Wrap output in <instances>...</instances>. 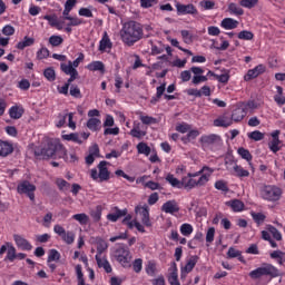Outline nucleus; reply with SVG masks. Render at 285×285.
Listing matches in <instances>:
<instances>
[{
    "label": "nucleus",
    "mask_w": 285,
    "mask_h": 285,
    "mask_svg": "<svg viewBox=\"0 0 285 285\" xmlns=\"http://www.w3.org/2000/svg\"><path fill=\"white\" fill-rule=\"evenodd\" d=\"M120 39L125 46L131 48L144 39V24L135 20H129L122 24Z\"/></svg>",
    "instance_id": "f257e3e1"
},
{
    "label": "nucleus",
    "mask_w": 285,
    "mask_h": 285,
    "mask_svg": "<svg viewBox=\"0 0 285 285\" xmlns=\"http://www.w3.org/2000/svg\"><path fill=\"white\" fill-rule=\"evenodd\" d=\"M215 173V169L204 166L196 173H188L187 176L183 177V188L193 190V188L206 186L210 181V176Z\"/></svg>",
    "instance_id": "f03ea898"
},
{
    "label": "nucleus",
    "mask_w": 285,
    "mask_h": 285,
    "mask_svg": "<svg viewBox=\"0 0 285 285\" xmlns=\"http://www.w3.org/2000/svg\"><path fill=\"white\" fill-rule=\"evenodd\" d=\"M284 191L276 185H265L261 188V197L265 202H279Z\"/></svg>",
    "instance_id": "7ed1b4c3"
},
{
    "label": "nucleus",
    "mask_w": 285,
    "mask_h": 285,
    "mask_svg": "<svg viewBox=\"0 0 285 285\" xmlns=\"http://www.w3.org/2000/svg\"><path fill=\"white\" fill-rule=\"evenodd\" d=\"M266 275H269L271 277H279L282 273H279V269H277L273 265H265L263 267H258L249 273V277L252 279H261V277H264Z\"/></svg>",
    "instance_id": "20e7f679"
},
{
    "label": "nucleus",
    "mask_w": 285,
    "mask_h": 285,
    "mask_svg": "<svg viewBox=\"0 0 285 285\" xmlns=\"http://www.w3.org/2000/svg\"><path fill=\"white\" fill-rule=\"evenodd\" d=\"M108 161L102 160L98 164V170L97 169H91L90 171V177L91 179H94V181H97V179H99V181H108V179H110V171L108 170Z\"/></svg>",
    "instance_id": "39448f33"
},
{
    "label": "nucleus",
    "mask_w": 285,
    "mask_h": 285,
    "mask_svg": "<svg viewBox=\"0 0 285 285\" xmlns=\"http://www.w3.org/2000/svg\"><path fill=\"white\" fill-rule=\"evenodd\" d=\"M57 141H49L45 147L35 150V156L41 159H56Z\"/></svg>",
    "instance_id": "423d86ee"
},
{
    "label": "nucleus",
    "mask_w": 285,
    "mask_h": 285,
    "mask_svg": "<svg viewBox=\"0 0 285 285\" xmlns=\"http://www.w3.org/2000/svg\"><path fill=\"white\" fill-rule=\"evenodd\" d=\"M114 257L121 264V266H124V268H130V262H132L130 249L126 247H118L115 250Z\"/></svg>",
    "instance_id": "0eeeda50"
},
{
    "label": "nucleus",
    "mask_w": 285,
    "mask_h": 285,
    "mask_svg": "<svg viewBox=\"0 0 285 285\" xmlns=\"http://www.w3.org/2000/svg\"><path fill=\"white\" fill-rule=\"evenodd\" d=\"M35 190H37V186L28 180L20 183L17 187L19 195H27L31 202H35Z\"/></svg>",
    "instance_id": "6e6552de"
},
{
    "label": "nucleus",
    "mask_w": 285,
    "mask_h": 285,
    "mask_svg": "<svg viewBox=\"0 0 285 285\" xmlns=\"http://www.w3.org/2000/svg\"><path fill=\"white\" fill-rule=\"evenodd\" d=\"M53 230L57 235H59V237H61L65 244H75V233L66 232V229L60 225H56Z\"/></svg>",
    "instance_id": "1a4fd4ad"
},
{
    "label": "nucleus",
    "mask_w": 285,
    "mask_h": 285,
    "mask_svg": "<svg viewBox=\"0 0 285 285\" xmlns=\"http://www.w3.org/2000/svg\"><path fill=\"white\" fill-rule=\"evenodd\" d=\"M264 72H266V65L261 63L247 71V73L244 76V81H253V79H257V77L264 75Z\"/></svg>",
    "instance_id": "9d476101"
},
{
    "label": "nucleus",
    "mask_w": 285,
    "mask_h": 285,
    "mask_svg": "<svg viewBox=\"0 0 285 285\" xmlns=\"http://www.w3.org/2000/svg\"><path fill=\"white\" fill-rule=\"evenodd\" d=\"M203 146H219L222 144V137L217 134L204 135L200 137Z\"/></svg>",
    "instance_id": "9b49d317"
},
{
    "label": "nucleus",
    "mask_w": 285,
    "mask_h": 285,
    "mask_svg": "<svg viewBox=\"0 0 285 285\" xmlns=\"http://www.w3.org/2000/svg\"><path fill=\"white\" fill-rule=\"evenodd\" d=\"M176 9L178 14H193L194 17L199 14L197 7H195V4L193 3H189V4L177 3Z\"/></svg>",
    "instance_id": "f8f14e48"
},
{
    "label": "nucleus",
    "mask_w": 285,
    "mask_h": 285,
    "mask_svg": "<svg viewBox=\"0 0 285 285\" xmlns=\"http://www.w3.org/2000/svg\"><path fill=\"white\" fill-rule=\"evenodd\" d=\"M13 240L16 242V246L20 248V250H32V245L22 235L14 234Z\"/></svg>",
    "instance_id": "ddd939ff"
},
{
    "label": "nucleus",
    "mask_w": 285,
    "mask_h": 285,
    "mask_svg": "<svg viewBox=\"0 0 285 285\" xmlns=\"http://www.w3.org/2000/svg\"><path fill=\"white\" fill-rule=\"evenodd\" d=\"M197 262H199V256H190L187 259L186 265L181 268L180 277H186V275H188V273H191L193 268H195V266H197Z\"/></svg>",
    "instance_id": "4468645a"
},
{
    "label": "nucleus",
    "mask_w": 285,
    "mask_h": 285,
    "mask_svg": "<svg viewBox=\"0 0 285 285\" xmlns=\"http://www.w3.org/2000/svg\"><path fill=\"white\" fill-rule=\"evenodd\" d=\"M14 153V146L8 140L0 139V157H9Z\"/></svg>",
    "instance_id": "2eb2a0df"
},
{
    "label": "nucleus",
    "mask_w": 285,
    "mask_h": 285,
    "mask_svg": "<svg viewBox=\"0 0 285 285\" xmlns=\"http://www.w3.org/2000/svg\"><path fill=\"white\" fill-rule=\"evenodd\" d=\"M67 21H69L65 27V32H67V35L72 33V27L83 26V23H86V21H83V19H80L78 17H72V16L70 18H68Z\"/></svg>",
    "instance_id": "dca6fc26"
},
{
    "label": "nucleus",
    "mask_w": 285,
    "mask_h": 285,
    "mask_svg": "<svg viewBox=\"0 0 285 285\" xmlns=\"http://www.w3.org/2000/svg\"><path fill=\"white\" fill-rule=\"evenodd\" d=\"M161 210L167 215H173L179 213V205L175 200H168L161 206Z\"/></svg>",
    "instance_id": "f3484780"
},
{
    "label": "nucleus",
    "mask_w": 285,
    "mask_h": 285,
    "mask_svg": "<svg viewBox=\"0 0 285 285\" xmlns=\"http://www.w3.org/2000/svg\"><path fill=\"white\" fill-rule=\"evenodd\" d=\"M98 50L100 52H106V50H112V41L110 40V37L108 36V32H105L102 35V38L99 41Z\"/></svg>",
    "instance_id": "a211bd4d"
},
{
    "label": "nucleus",
    "mask_w": 285,
    "mask_h": 285,
    "mask_svg": "<svg viewBox=\"0 0 285 285\" xmlns=\"http://www.w3.org/2000/svg\"><path fill=\"white\" fill-rule=\"evenodd\" d=\"M42 19H45V21H48L51 28L63 30V26L61 24V21H59V18L57 17V14H46L42 17Z\"/></svg>",
    "instance_id": "6ab92c4d"
},
{
    "label": "nucleus",
    "mask_w": 285,
    "mask_h": 285,
    "mask_svg": "<svg viewBox=\"0 0 285 285\" xmlns=\"http://www.w3.org/2000/svg\"><path fill=\"white\" fill-rule=\"evenodd\" d=\"M248 115V111L244 109V107H237L232 112V121H235L236 124L244 120V117Z\"/></svg>",
    "instance_id": "aec40b11"
},
{
    "label": "nucleus",
    "mask_w": 285,
    "mask_h": 285,
    "mask_svg": "<svg viewBox=\"0 0 285 285\" xmlns=\"http://www.w3.org/2000/svg\"><path fill=\"white\" fill-rule=\"evenodd\" d=\"M214 126H216V128H228L233 126V119L228 116H220L214 120Z\"/></svg>",
    "instance_id": "412c9836"
},
{
    "label": "nucleus",
    "mask_w": 285,
    "mask_h": 285,
    "mask_svg": "<svg viewBox=\"0 0 285 285\" xmlns=\"http://www.w3.org/2000/svg\"><path fill=\"white\" fill-rule=\"evenodd\" d=\"M96 262L99 268H104L106 273H112V267L110 266V263L108 262V259H106L105 255H96Z\"/></svg>",
    "instance_id": "4be33fe9"
},
{
    "label": "nucleus",
    "mask_w": 285,
    "mask_h": 285,
    "mask_svg": "<svg viewBox=\"0 0 285 285\" xmlns=\"http://www.w3.org/2000/svg\"><path fill=\"white\" fill-rule=\"evenodd\" d=\"M168 282L170 285H180L177 275V263H171L170 265Z\"/></svg>",
    "instance_id": "5701e85b"
},
{
    "label": "nucleus",
    "mask_w": 285,
    "mask_h": 285,
    "mask_svg": "<svg viewBox=\"0 0 285 285\" xmlns=\"http://www.w3.org/2000/svg\"><path fill=\"white\" fill-rule=\"evenodd\" d=\"M87 70L90 72H101L104 75V72H106V65L99 60H96L87 65Z\"/></svg>",
    "instance_id": "b1692460"
},
{
    "label": "nucleus",
    "mask_w": 285,
    "mask_h": 285,
    "mask_svg": "<svg viewBox=\"0 0 285 285\" xmlns=\"http://www.w3.org/2000/svg\"><path fill=\"white\" fill-rule=\"evenodd\" d=\"M87 128L91 130V132H99L101 130V119L99 118H89L86 124Z\"/></svg>",
    "instance_id": "393cba45"
},
{
    "label": "nucleus",
    "mask_w": 285,
    "mask_h": 285,
    "mask_svg": "<svg viewBox=\"0 0 285 285\" xmlns=\"http://www.w3.org/2000/svg\"><path fill=\"white\" fill-rule=\"evenodd\" d=\"M239 26V21L233 19V18H225L220 22V28L224 30H235Z\"/></svg>",
    "instance_id": "a878e982"
},
{
    "label": "nucleus",
    "mask_w": 285,
    "mask_h": 285,
    "mask_svg": "<svg viewBox=\"0 0 285 285\" xmlns=\"http://www.w3.org/2000/svg\"><path fill=\"white\" fill-rule=\"evenodd\" d=\"M56 157L58 159H65V161H68V149L63 146V144L56 141Z\"/></svg>",
    "instance_id": "bb28decb"
},
{
    "label": "nucleus",
    "mask_w": 285,
    "mask_h": 285,
    "mask_svg": "<svg viewBox=\"0 0 285 285\" xmlns=\"http://www.w3.org/2000/svg\"><path fill=\"white\" fill-rule=\"evenodd\" d=\"M23 108L19 107V106H12L9 109V117L11 119H21V117H23Z\"/></svg>",
    "instance_id": "cd10ccee"
},
{
    "label": "nucleus",
    "mask_w": 285,
    "mask_h": 285,
    "mask_svg": "<svg viewBox=\"0 0 285 285\" xmlns=\"http://www.w3.org/2000/svg\"><path fill=\"white\" fill-rule=\"evenodd\" d=\"M30 46H35V38L26 36L22 41L17 43L16 48L18 50H26V48H30Z\"/></svg>",
    "instance_id": "c85d7f7f"
},
{
    "label": "nucleus",
    "mask_w": 285,
    "mask_h": 285,
    "mask_svg": "<svg viewBox=\"0 0 285 285\" xmlns=\"http://www.w3.org/2000/svg\"><path fill=\"white\" fill-rule=\"evenodd\" d=\"M122 224H125L126 226H128L129 228H137V230H139V233H144V225L140 224L139 222L137 220H131L130 222V216L129 217H126L124 220H122Z\"/></svg>",
    "instance_id": "c756f323"
},
{
    "label": "nucleus",
    "mask_w": 285,
    "mask_h": 285,
    "mask_svg": "<svg viewBox=\"0 0 285 285\" xmlns=\"http://www.w3.org/2000/svg\"><path fill=\"white\" fill-rule=\"evenodd\" d=\"M62 139L65 141H73V144H79V145L83 144V140H81V138L79 137V134L77 132L62 135Z\"/></svg>",
    "instance_id": "7c9ffc66"
},
{
    "label": "nucleus",
    "mask_w": 285,
    "mask_h": 285,
    "mask_svg": "<svg viewBox=\"0 0 285 285\" xmlns=\"http://www.w3.org/2000/svg\"><path fill=\"white\" fill-rule=\"evenodd\" d=\"M197 137H199V130L191 129L186 136L181 138V141L183 144H190V141H193V139H197Z\"/></svg>",
    "instance_id": "2f4dec72"
},
{
    "label": "nucleus",
    "mask_w": 285,
    "mask_h": 285,
    "mask_svg": "<svg viewBox=\"0 0 285 285\" xmlns=\"http://www.w3.org/2000/svg\"><path fill=\"white\" fill-rule=\"evenodd\" d=\"M228 12L235 14L236 17H242L244 14V9H242V7L237 6L235 2H230L228 4Z\"/></svg>",
    "instance_id": "473e14b6"
},
{
    "label": "nucleus",
    "mask_w": 285,
    "mask_h": 285,
    "mask_svg": "<svg viewBox=\"0 0 285 285\" xmlns=\"http://www.w3.org/2000/svg\"><path fill=\"white\" fill-rule=\"evenodd\" d=\"M166 181L173 186V188H183V180H179L173 174L166 176Z\"/></svg>",
    "instance_id": "72a5a7b5"
},
{
    "label": "nucleus",
    "mask_w": 285,
    "mask_h": 285,
    "mask_svg": "<svg viewBox=\"0 0 285 285\" xmlns=\"http://www.w3.org/2000/svg\"><path fill=\"white\" fill-rule=\"evenodd\" d=\"M237 153L242 157V159H245V161H248V164L253 161V154H250L248 149L239 147Z\"/></svg>",
    "instance_id": "f704fd0d"
},
{
    "label": "nucleus",
    "mask_w": 285,
    "mask_h": 285,
    "mask_svg": "<svg viewBox=\"0 0 285 285\" xmlns=\"http://www.w3.org/2000/svg\"><path fill=\"white\" fill-rule=\"evenodd\" d=\"M234 173H235V176L239 177V178L250 176V171H248L247 169H244V167H242V165H235Z\"/></svg>",
    "instance_id": "c9c22d12"
},
{
    "label": "nucleus",
    "mask_w": 285,
    "mask_h": 285,
    "mask_svg": "<svg viewBox=\"0 0 285 285\" xmlns=\"http://www.w3.org/2000/svg\"><path fill=\"white\" fill-rule=\"evenodd\" d=\"M137 151L139 155H145L146 157H148L151 153V149H150V146H148V144L139 142L137 145Z\"/></svg>",
    "instance_id": "e433bc0d"
},
{
    "label": "nucleus",
    "mask_w": 285,
    "mask_h": 285,
    "mask_svg": "<svg viewBox=\"0 0 285 285\" xmlns=\"http://www.w3.org/2000/svg\"><path fill=\"white\" fill-rule=\"evenodd\" d=\"M60 70L65 72V75H73L77 72V69L72 67V61H69L68 63L62 62L60 65Z\"/></svg>",
    "instance_id": "4c0bfd02"
},
{
    "label": "nucleus",
    "mask_w": 285,
    "mask_h": 285,
    "mask_svg": "<svg viewBox=\"0 0 285 285\" xmlns=\"http://www.w3.org/2000/svg\"><path fill=\"white\" fill-rule=\"evenodd\" d=\"M238 39L243 41H253V39H255V33H253V31L243 30L238 33Z\"/></svg>",
    "instance_id": "58836bf2"
},
{
    "label": "nucleus",
    "mask_w": 285,
    "mask_h": 285,
    "mask_svg": "<svg viewBox=\"0 0 285 285\" xmlns=\"http://www.w3.org/2000/svg\"><path fill=\"white\" fill-rule=\"evenodd\" d=\"M139 119H140L141 124H144L145 126H153L155 124H158L157 118H155L153 116L140 115Z\"/></svg>",
    "instance_id": "ea45409f"
},
{
    "label": "nucleus",
    "mask_w": 285,
    "mask_h": 285,
    "mask_svg": "<svg viewBox=\"0 0 285 285\" xmlns=\"http://www.w3.org/2000/svg\"><path fill=\"white\" fill-rule=\"evenodd\" d=\"M230 208L234 213H242L244 210V203L239 199H234L230 202Z\"/></svg>",
    "instance_id": "a19ab883"
},
{
    "label": "nucleus",
    "mask_w": 285,
    "mask_h": 285,
    "mask_svg": "<svg viewBox=\"0 0 285 285\" xmlns=\"http://www.w3.org/2000/svg\"><path fill=\"white\" fill-rule=\"evenodd\" d=\"M7 259H9V262H13L17 259V248H14L10 243H7Z\"/></svg>",
    "instance_id": "79ce46f5"
},
{
    "label": "nucleus",
    "mask_w": 285,
    "mask_h": 285,
    "mask_svg": "<svg viewBox=\"0 0 285 285\" xmlns=\"http://www.w3.org/2000/svg\"><path fill=\"white\" fill-rule=\"evenodd\" d=\"M43 77L47 81H55L57 79V73L52 67L45 69Z\"/></svg>",
    "instance_id": "37998d69"
},
{
    "label": "nucleus",
    "mask_w": 285,
    "mask_h": 285,
    "mask_svg": "<svg viewBox=\"0 0 285 285\" xmlns=\"http://www.w3.org/2000/svg\"><path fill=\"white\" fill-rule=\"evenodd\" d=\"M108 249V243L106 240L99 238L97 240V254L96 255H104V253Z\"/></svg>",
    "instance_id": "c03bdc74"
},
{
    "label": "nucleus",
    "mask_w": 285,
    "mask_h": 285,
    "mask_svg": "<svg viewBox=\"0 0 285 285\" xmlns=\"http://www.w3.org/2000/svg\"><path fill=\"white\" fill-rule=\"evenodd\" d=\"M49 43L52 46V48H59L61 43H63V38L61 36H51L49 38Z\"/></svg>",
    "instance_id": "a18cd8bd"
},
{
    "label": "nucleus",
    "mask_w": 285,
    "mask_h": 285,
    "mask_svg": "<svg viewBox=\"0 0 285 285\" xmlns=\"http://www.w3.org/2000/svg\"><path fill=\"white\" fill-rule=\"evenodd\" d=\"M136 215H150V207L147 204L138 205L135 208Z\"/></svg>",
    "instance_id": "49530a36"
},
{
    "label": "nucleus",
    "mask_w": 285,
    "mask_h": 285,
    "mask_svg": "<svg viewBox=\"0 0 285 285\" xmlns=\"http://www.w3.org/2000/svg\"><path fill=\"white\" fill-rule=\"evenodd\" d=\"M257 3H259V0H240L239 1V6H242V8H247L248 10H253V8L257 6Z\"/></svg>",
    "instance_id": "de8ad7c7"
},
{
    "label": "nucleus",
    "mask_w": 285,
    "mask_h": 285,
    "mask_svg": "<svg viewBox=\"0 0 285 285\" xmlns=\"http://www.w3.org/2000/svg\"><path fill=\"white\" fill-rule=\"evenodd\" d=\"M169 41H170V45L174 46V48H178V50H180L181 52H185L186 55H189V57H193V51L179 46V40L173 38V39H169Z\"/></svg>",
    "instance_id": "09e8293b"
},
{
    "label": "nucleus",
    "mask_w": 285,
    "mask_h": 285,
    "mask_svg": "<svg viewBox=\"0 0 285 285\" xmlns=\"http://www.w3.org/2000/svg\"><path fill=\"white\" fill-rule=\"evenodd\" d=\"M247 137L252 139L253 141H262L264 139V132L259 130H254L249 134H247Z\"/></svg>",
    "instance_id": "8fccbe9b"
},
{
    "label": "nucleus",
    "mask_w": 285,
    "mask_h": 285,
    "mask_svg": "<svg viewBox=\"0 0 285 285\" xmlns=\"http://www.w3.org/2000/svg\"><path fill=\"white\" fill-rule=\"evenodd\" d=\"M50 57V50L48 48L42 47L37 51V59L41 61L42 59H48Z\"/></svg>",
    "instance_id": "3c124183"
},
{
    "label": "nucleus",
    "mask_w": 285,
    "mask_h": 285,
    "mask_svg": "<svg viewBox=\"0 0 285 285\" xmlns=\"http://www.w3.org/2000/svg\"><path fill=\"white\" fill-rule=\"evenodd\" d=\"M214 187L216 188V190H222V193H228L229 190L228 183H226L225 180H217Z\"/></svg>",
    "instance_id": "603ef678"
},
{
    "label": "nucleus",
    "mask_w": 285,
    "mask_h": 285,
    "mask_svg": "<svg viewBox=\"0 0 285 285\" xmlns=\"http://www.w3.org/2000/svg\"><path fill=\"white\" fill-rule=\"evenodd\" d=\"M279 144H282V141H279V139H272V141L268 144V148L272 153L277 154L281 150Z\"/></svg>",
    "instance_id": "864d4df0"
},
{
    "label": "nucleus",
    "mask_w": 285,
    "mask_h": 285,
    "mask_svg": "<svg viewBox=\"0 0 285 285\" xmlns=\"http://www.w3.org/2000/svg\"><path fill=\"white\" fill-rule=\"evenodd\" d=\"M146 273L150 277H155V273H157V264H155L154 262H148L146 266Z\"/></svg>",
    "instance_id": "5fc2aeb1"
},
{
    "label": "nucleus",
    "mask_w": 285,
    "mask_h": 285,
    "mask_svg": "<svg viewBox=\"0 0 285 285\" xmlns=\"http://www.w3.org/2000/svg\"><path fill=\"white\" fill-rule=\"evenodd\" d=\"M180 233L185 237H188L189 235H193V225H190V224H183L180 226Z\"/></svg>",
    "instance_id": "6e6d98bb"
},
{
    "label": "nucleus",
    "mask_w": 285,
    "mask_h": 285,
    "mask_svg": "<svg viewBox=\"0 0 285 285\" xmlns=\"http://www.w3.org/2000/svg\"><path fill=\"white\" fill-rule=\"evenodd\" d=\"M200 8L204 10H214L215 9V1L213 0H203L199 2Z\"/></svg>",
    "instance_id": "4d7b16f0"
},
{
    "label": "nucleus",
    "mask_w": 285,
    "mask_h": 285,
    "mask_svg": "<svg viewBox=\"0 0 285 285\" xmlns=\"http://www.w3.org/2000/svg\"><path fill=\"white\" fill-rule=\"evenodd\" d=\"M190 130V125L188 122H181L176 125V131L181 132V135H186Z\"/></svg>",
    "instance_id": "13d9d810"
},
{
    "label": "nucleus",
    "mask_w": 285,
    "mask_h": 285,
    "mask_svg": "<svg viewBox=\"0 0 285 285\" xmlns=\"http://www.w3.org/2000/svg\"><path fill=\"white\" fill-rule=\"evenodd\" d=\"M69 92L75 99H81V89L77 85H71Z\"/></svg>",
    "instance_id": "bf43d9fd"
},
{
    "label": "nucleus",
    "mask_w": 285,
    "mask_h": 285,
    "mask_svg": "<svg viewBox=\"0 0 285 285\" xmlns=\"http://www.w3.org/2000/svg\"><path fill=\"white\" fill-rule=\"evenodd\" d=\"M268 233H271V235H273L274 239H276V242H282V233H279V230H277V228H275L274 226H269L267 228Z\"/></svg>",
    "instance_id": "052dcab7"
},
{
    "label": "nucleus",
    "mask_w": 285,
    "mask_h": 285,
    "mask_svg": "<svg viewBox=\"0 0 285 285\" xmlns=\"http://www.w3.org/2000/svg\"><path fill=\"white\" fill-rule=\"evenodd\" d=\"M129 135H130L131 137H135L136 139H141V137H146V131H141L140 129L134 127V128L130 130Z\"/></svg>",
    "instance_id": "680f3d73"
},
{
    "label": "nucleus",
    "mask_w": 285,
    "mask_h": 285,
    "mask_svg": "<svg viewBox=\"0 0 285 285\" xmlns=\"http://www.w3.org/2000/svg\"><path fill=\"white\" fill-rule=\"evenodd\" d=\"M180 35L183 37V41L185 43H193V33H190V31L188 30H181Z\"/></svg>",
    "instance_id": "e2e57ef3"
},
{
    "label": "nucleus",
    "mask_w": 285,
    "mask_h": 285,
    "mask_svg": "<svg viewBox=\"0 0 285 285\" xmlns=\"http://www.w3.org/2000/svg\"><path fill=\"white\" fill-rule=\"evenodd\" d=\"M78 14L79 17H87V19H92V17H95L92 11L88 8H80Z\"/></svg>",
    "instance_id": "0e129e2a"
},
{
    "label": "nucleus",
    "mask_w": 285,
    "mask_h": 285,
    "mask_svg": "<svg viewBox=\"0 0 285 285\" xmlns=\"http://www.w3.org/2000/svg\"><path fill=\"white\" fill-rule=\"evenodd\" d=\"M60 257H61V254H59V253L57 252V249H51V250L49 252L48 262H49V263H50V262H59Z\"/></svg>",
    "instance_id": "69168bd1"
},
{
    "label": "nucleus",
    "mask_w": 285,
    "mask_h": 285,
    "mask_svg": "<svg viewBox=\"0 0 285 285\" xmlns=\"http://www.w3.org/2000/svg\"><path fill=\"white\" fill-rule=\"evenodd\" d=\"M159 0H140V7L148 9L153 8V6H157Z\"/></svg>",
    "instance_id": "338daca9"
},
{
    "label": "nucleus",
    "mask_w": 285,
    "mask_h": 285,
    "mask_svg": "<svg viewBox=\"0 0 285 285\" xmlns=\"http://www.w3.org/2000/svg\"><path fill=\"white\" fill-rule=\"evenodd\" d=\"M18 88L20 90H30V80L29 79H21L18 82Z\"/></svg>",
    "instance_id": "774afa93"
}]
</instances>
